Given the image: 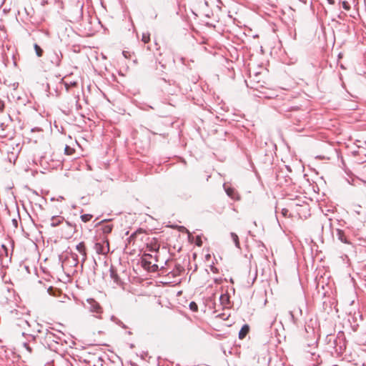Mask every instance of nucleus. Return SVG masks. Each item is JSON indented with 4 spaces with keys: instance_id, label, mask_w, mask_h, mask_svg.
Listing matches in <instances>:
<instances>
[{
    "instance_id": "nucleus-1",
    "label": "nucleus",
    "mask_w": 366,
    "mask_h": 366,
    "mask_svg": "<svg viewBox=\"0 0 366 366\" xmlns=\"http://www.w3.org/2000/svg\"><path fill=\"white\" fill-rule=\"evenodd\" d=\"M153 258V256L150 254H144L141 259V265L145 269L149 272H154L158 270V265L156 263H152L151 259Z\"/></svg>"
},
{
    "instance_id": "nucleus-2",
    "label": "nucleus",
    "mask_w": 366,
    "mask_h": 366,
    "mask_svg": "<svg viewBox=\"0 0 366 366\" xmlns=\"http://www.w3.org/2000/svg\"><path fill=\"white\" fill-rule=\"evenodd\" d=\"M62 57L63 55L59 49H53L47 54L48 60L54 66H60Z\"/></svg>"
},
{
    "instance_id": "nucleus-3",
    "label": "nucleus",
    "mask_w": 366,
    "mask_h": 366,
    "mask_svg": "<svg viewBox=\"0 0 366 366\" xmlns=\"http://www.w3.org/2000/svg\"><path fill=\"white\" fill-rule=\"evenodd\" d=\"M87 308L88 310L93 313L96 314V317L97 315H99L102 312V309L100 305L95 301L94 299H88L87 300Z\"/></svg>"
},
{
    "instance_id": "nucleus-4",
    "label": "nucleus",
    "mask_w": 366,
    "mask_h": 366,
    "mask_svg": "<svg viewBox=\"0 0 366 366\" xmlns=\"http://www.w3.org/2000/svg\"><path fill=\"white\" fill-rule=\"evenodd\" d=\"M224 189L226 192V194L233 200L239 201L240 200V195L238 194V192L235 190V189L227 186V184L224 183L223 184Z\"/></svg>"
},
{
    "instance_id": "nucleus-5",
    "label": "nucleus",
    "mask_w": 366,
    "mask_h": 366,
    "mask_svg": "<svg viewBox=\"0 0 366 366\" xmlns=\"http://www.w3.org/2000/svg\"><path fill=\"white\" fill-rule=\"evenodd\" d=\"M11 258V257L9 256L8 248L4 244H2L0 248V260L1 264H4L5 263L10 262Z\"/></svg>"
},
{
    "instance_id": "nucleus-6",
    "label": "nucleus",
    "mask_w": 366,
    "mask_h": 366,
    "mask_svg": "<svg viewBox=\"0 0 366 366\" xmlns=\"http://www.w3.org/2000/svg\"><path fill=\"white\" fill-rule=\"evenodd\" d=\"M109 272H110V277L114 280V282L117 285H121L122 284L121 279L119 277V275L117 272V269L114 268V266H111V267L109 269Z\"/></svg>"
},
{
    "instance_id": "nucleus-7",
    "label": "nucleus",
    "mask_w": 366,
    "mask_h": 366,
    "mask_svg": "<svg viewBox=\"0 0 366 366\" xmlns=\"http://www.w3.org/2000/svg\"><path fill=\"white\" fill-rule=\"evenodd\" d=\"M322 363V359L320 355L317 354L315 351L311 352V366H318Z\"/></svg>"
},
{
    "instance_id": "nucleus-8",
    "label": "nucleus",
    "mask_w": 366,
    "mask_h": 366,
    "mask_svg": "<svg viewBox=\"0 0 366 366\" xmlns=\"http://www.w3.org/2000/svg\"><path fill=\"white\" fill-rule=\"evenodd\" d=\"M82 8H83V5H81L79 6V4H77L74 9L76 11V14H74L71 17L73 19V21H79L82 18V16H83V14H82Z\"/></svg>"
},
{
    "instance_id": "nucleus-9",
    "label": "nucleus",
    "mask_w": 366,
    "mask_h": 366,
    "mask_svg": "<svg viewBox=\"0 0 366 366\" xmlns=\"http://www.w3.org/2000/svg\"><path fill=\"white\" fill-rule=\"evenodd\" d=\"M76 249L82 255V259H81L82 263L84 262L86 259V247H85L84 242H79L76 245Z\"/></svg>"
},
{
    "instance_id": "nucleus-10",
    "label": "nucleus",
    "mask_w": 366,
    "mask_h": 366,
    "mask_svg": "<svg viewBox=\"0 0 366 366\" xmlns=\"http://www.w3.org/2000/svg\"><path fill=\"white\" fill-rule=\"evenodd\" d=\"M64 217L61 216H53L50 219V225L52 227L59 226L63 221Z\"/></svg>"
},
{
    "instance_id": "nucleus-11",
    "label": "nucleus",
    "mask_w": 366,
    "mask_h": 366,
    "mask_svg": "<svg viewBox=\"0 0 366 366\" xmlns=\"http://www.w3.org/2000/svg\"><path fill=\"white\" fill-rule=\"evenodd\" d=\"M45 338L48 341H53L56 343H58V340H60L59 337H57L52 332L49 331L48 329H46Z\"/></svg>"
},
{
    "instance_id": "nucleus-12",
    "label": "nucleus",
    "mask_w": 366,
    "mask_h": 366,
    "mask_svg": "<svg viewBox=\"0 0 366 366\" xmlns=\"http://www.w3.org/2000/svg\"><path fill=\"white\" fill-rule=\"evenodd\" d=\"M249 331V327L248 325H244L239 332V338L240 340L244 339Z\"/></svg>"
},
{
    "instance_id": "nucleus-13",
    "label": "nucleus",
    "mask_w": 366,
    "mask_h": 366,
    "mask_svg": "<svg viewBox=\"0 0 366 366\" xmlns=\"http://www.w3.org/2000/svg\"><path fill=\"white\" fill-rule=\"evenodd\" d=\"M219 300L223 306H227L229 304V296L228 294H223L220 295Z\"/></svg>"
},
{
    "instance_id": "nucleus-14",
    "label": "nucleus",
    "mask_w": 366,
    "mask_h": 366,
    "mask_svg": "<svg viewBox=\"0 0 366 366\" xmlns=\"http://www.w3.org/2000/svg\"><path fill=\"white\" fill-rule=\"evenodd\" d=\"M113 229V225L111 224H105L102 227V230L104 234H107L112 232Z\"/></svg>"
},
{
    "instance_id": "nucleus-15",
    "label": "nucleus",
    "mask_w": 366,
    "mask_h": 366,
    "mask_svg": "<svg viewBox=\"0 0 366 366\" xmlns=\"http://www.w3.org/2000/svg\"><path fill=\"white\" fill-rule=\"evenodd\" d=\"M230 236H231V238H232V241L234 242L236 247L239 249L240 244H239V237H238L237 234L234 232H231Z\"/></svg>"
},
{
    "instance_id": "nucleus-16",
    "label": "nucleus",
    "mask_w": 366,
    "mask_h": 366,
    "mask_svg": "<svg viewBox=\"0 0 366 366\" xmlns=\"http://www.w3.org/2000/svg\"><path fill=\"white\" fill-rule=\"evenodd\" d=\"M34 48L35 50L36 55L38 57H41L43 56L44 51L37 44H34Z\"/></svg>"
},
{
    "instance_id": "nucleus-17",
    "label": "nucleus",
    "mask_w": 366,
    "mask_h": 366,
    "mask_svg": "<svg viewBox=\"0 0 366 366\" xmlns=\"http://www.w3.org/2000/svg\"><path fill=\"white\" fill-rule=\"evenodd\" d=\"M111 320L114 322H115L117 325L121 326L122 327H123V328H126L127 327V326L120 320H119L117 317H116L114 316H112Z\"/></svg>"
},
{
    "instance_id": "nucleus-18",
    "label": "nucleus",
    "mask_w": 366,
    "mask_h": 366,
    "mask_svg": "<svg viewBox=\"0 0 366 366\" xmlns=\"http://www.w3.org/2000/svg\"><path fill=\"white\" fill-rule=\"evenodd\" d=\"M142 233V229H139L137 230L136 232H133L129 237V242H131L132 241H134L137 234Z\"/></svg>"
},
{
    "instance_id": "nucleus-19",
    "label": "nucleus",
    "mask_w": 366,
    "mask_h": 366,
    "mask_svg": "<svg viewBox=\"0 0 366 366\" xmlns=\"http://www.w3.org/2000/svg\"><path fill=\"white\" fill-rule=\"evenodd\" d=\"M92 215L89 214H82L81 216V219L84 222H87L90 221L92 219Z\"/></svg>"
},
{
    "instance_id": "nucleus-20",
    "label": "nucleus",
    "mask_w": 366,
    "mask_h": 366,
    "mask_svg": "<svg viewBox=\"0 0 366 366\" xmlns=\"http://www.w3.org/2000/svg\"><path fill=\"white\" fill-rule=\"evenodd\" d=\"M94 248L98 254L104 253L103 246L100 243H96Z\"/></svg>"
},
{
    "instance_id": "nucleus-21",
    "label": "nucleus",
    "mask_w": 366,
    "mask_h": 366,
    "mask_svg": "<svg viewBox=\"0 0 366 366\" xmlns=\"http://www.w3.org/2000/svg\"><path fill=\"white\" fill-rule=\"evenodd\" d=\"M150 40V35L149 33H144L142 34V41L144 42V43H148Z\"/></svg>"
},
{
    "instance_id": "nucleus-22",
    "label": "nucleus",
    "mask_w": 366,
    "mask_h": 366,
    "mask_svg": "<svg viewBox=\"0 0 366 366\" xmlns=\"http://www.w3.org/2000/svg\"><path fill=\"white\" fill-rule=\"evenodd\" d=\"M189 309L193 312H197L198 310V306H197V303L194 302H191L189 303Z\"/></svg>"
},
{
    "instance_id": "nucleus-23",
    "label": "nucleus",
    "mask_w": 366,
    "mask_h": 366,
    "mask_svg": "<svg viewBox=\"0 0 366 366\" xmlns=\"http://www.w3.org/2000/svg\"><path fill=\"white\" fill-rule=\"evenodd\" d=\"M74 151V149L66 145L65 149H64L65 154H66L67 155H70L73 153Z\"/></svg>"
},
{
    "instance_id": "nucleus-24",
    "label": "nucleus",
    "mask_w": 366,
    "mask_h": 366,
    "mask_svg": "<svg viewBox=\"0 0 366 366\" xmlns=\"http://www.w3.org/2000/svg\"><path fill=\"white\" fill-rule=\"evenodd\" d=\"M342 8L346 10V11H349L350 9V6L349 4V3L346 1H343L342 2Z\"/></svg>"
},
{
    "instance_id": "nucleus-25",
    "label": "nucleus",
    "mask_w": 366,
    "mask_h": 366,
    "mask_svg": "<svg viewBox=\"0 0 366 366\" xmlns=\"http://www.w3.org/2000/svg\"><path fill=\"white\" fill-rule=\"evenodd\" d=\"M8 159L10 162H14L16 159V156L14 153H11V157H9Z\"/></svg>"
},
{
    "instance_id": "nucleus-26",
    "label": "nucleus",
    "mask_w": 366,
    "mask_h": 366,
    "mask_svg": "<svg viewBox=\"0 0 366 366\" xmlns=\"http://www.w3.org/2000/svg\"><path fill=\"white\" fill-rule=\"evenodd\" d=\"M24 347L26 349V350L29 352H31L32 350L31 348L30 347L29 345L26 342H24L23 344Z\"/></svg>"
},
{
    "instance_id": "nucleus-27",
    "label": "nucleus",
    "mask_w": 366,
    "mask_h": 366,
    "mask_svg": "<svg viewBox=\"0 0 366 366\" xmlns=\"http://www.w3.org/2000/svg\"><path fill=\"white\" fill-rule=\"evenodd\" d=\"M4 107H5L4 102V101H2L0 99V112H3V110L4 109Z\"/></svg>"
},
{
    "instance_id": "nucleus-28",
    "label": "nucleus",
    "mask_w": 366,
    "mask_h": 366,
    "mask_svg": "<svg viewBox=\"0 0 366 366\" xmlns=\"http://www.w3.org/2000/svg\"><path fill=\"white\" fill-rule=\"evenodd\" d=\"M56 290V289H54V287H50L49 289H48V292L49 295H54V292Z\"/></svg>"
},
{
    "instance_id": "nucleus-29",
    "label": "nucleus",
    "mask_w": 366,
    "mask_h": 366,
    "mask_svg": "<svg viewBox=\"0 0 366 366\" xmlns=\"http://www.w3.org/2000/svg\"><path fill=\"white\" fill-rule=\"evenodd\" d=\"M11 86L12 87L13 90L16 91V89L18 88L19 86V83L17 82H14L13 84H11Z\"/></svg>"
},
{
    "instance_id": "nucleus-30",
    "label": "nucleus",
    "mask_w": 366,
    "mask_h": 366,
    "mask_svg": "<svg viewBox=\"0 0 366 366\" xmlns=\"http://www.w3.org/2000/svg\"><path fill=\"white\" fill-rule=\"evenodd\" d=\"M288 213V210L287 209H282V214L283 216L286 217Z\"/></svg>"
},
{
    "instance_id": "nucleus-31",
    "label": "nucleus",
    "mask_w": 366,
    "mask_h": 366,
    "mask_svg": "<svg viewBox=\"0 0 366 366\" xmlns=\"http://www.w3.org/2000/svg\"><path fill=\"white\" fill-rule=\"evenodd\" d=\"M12 223L15 227H17L18 226V221L16 219H12Z\"/></svg>"
},
{
    "instance_id": "nucleus-32",
    "label": "nucleus",
    "mask_w": 366,
    "mask_h": 366,
    "mask_svg": "<svg viewBox=\"0 0 366 366\" xmlns=\"http://www.w3.org/2000/svg\"><path fill=\"white\" fill-rule=\"evenodd\" d=\"M157 17V14L155 11H154L153 14L151 15V18L155 19Z\"/></svg>"
},
{
    "instance_id": "nucleus-33",
    "label": "nucleus",
    "mask_w": 366,
    "mask_h": 366,
    "mask_svg": "<svg viewBox=\"0 0 366 366\" xmlns=\"http://www.w3.org/2000/svg\"><path fill=\"white\" fill-rule=\"evenodd\" d=\"M327 2L330 4H332L333 5L335 4V1L334 0H327Z\"/></svg>"
},
{
    "instance_id": "nucleus-34",
    "label": "nucleus",
    "mask_w": 366,
    "mask_h": 366,
    "mask_svg": "<svg viewBox=\"0 0 366 366\" xmlns=\"http://www.w3.org/2000/svg\"><path fill=\"white\" fill-rule=\"evenodd\" d=\"M66 224L69 226V227H72V224L71 223H69V222H66Z\"/></svg>"
},
{
    "instance_id": "nucleus-35",
    "label": "nucleus",
    "mask_w": 366,
    "mask_h": 366,
    "mask_svg": "<svg viewBox=\"0 0 366 366\" xmlns=\"http://www.w3.org/2000/svg\"><path fill=\"white\" fill-rule=\"evenodd\" d=\"M290 314L291 317L293 318L294 316H293L292 312H290Z\"/></svg>"
},
{
    "instance_id": "nucleus-36",
    "label": "nucleus",
    "mask_w": 366,
    "mask_h": 366,
    "mask_svg": "<svg viewBox=\"0 0 366 366\" xmlns=\"http://www.w3.org/2000/svg\"><path fill=\"white\" fill-rule=\"evenodd\" d=\"M64 199V197H61V196H60V197H59L58 200H59V199Z\"/></svg>"
},
{
    "instance_id": "nucleus-37",
    "label": "nucleus",
    "mask_w": 366,
    "mask_h": 366,
    "mask_svg": "<svg viewBox=\"0 0 366 366\" xmlns=\"http://www.w3.org/2000/svg\"><path fill=\"white\" fill-rule=\"evenodd\" d=\"M340 239H341V242H345L343 239H344V237H340Z\"/></svg>"
},
{
    "instance_id": "nucleus-38",
    "label": "nucleus",
    "mask_w": 366,
    "mask_h": 366,
    "mask_svg": "<svg viewBox=\"0 0 366 366\" xmlns=\"http://www.w3.org/2000/svg\"><path fill=\"white\" fill-rule=\"evenodd\" d=\"M340 239H341V242H345L343 239H344V237H340Z\"/></svg>"
},
{
    "instance_id": "nucleus-39",
    "label": "nucleus",
    "mask_w": 366,
    "mask_h": 366,
    "mask_svg": "<svg viewBox=\"0 0 366 366\" xmlns=\"http://www.w3.org/2000/svg\"><path fill=\"white\" fill-rule=\"evenodd\" d=\"M74 259H75L76 261H77V255H76V254L75 255V258H74Z\"/></svg>"
},
{
    "instance_id": "nucleus-40",
    "label": "nucleus",
    "mask_w": 366,
    "mask_h": 366,
    "mask_svg": "<svg viewBox=\"0 0 366 366\" xmlns=\"http://www.w3.org/2000/svg\"><path fill=\"white\" fill-rule=\"evenodd\" d=\"M24 323H25V324L28 325V322H27L26 320H24Z\"/></svg>"
},
{
    "instance_id": "nucleus-41",
    "label": "nucleus",
    "mask_w": 366,
    "mask_h": 366,
    "mask_svg": "<svg viewBox=\"0 0 366 366\" xmlns=\"http://www.w3.org/2000/svg\"><path fill=\"white\" fill-rule=\"evenodd\" d=\"M154 259H155V262H157V257H156V256L154 257Z\"/></svg>"
},
{
    "instance_id": "nucleus-42",
    "label": "nucleus",
    "mask_w": 366,
    "mask_h": 366,
    "mask_svg": "<svg viewBox=\"0 0 366 366\" xmlns=\"http://www.w3.org/2000/svg\"><path fill=\"white\" fill-rule=\"evenodd\" d=\"M20 99V97H17V100H19Z\"/></svg>"
},
{
    "instance_id": "nucleus-43",
    "label": "nucleus",
    "mask_w": 366,
    "mask_h": 366,
    "mask_svg": "<svg viewBox=\"0 0 366 366\" xmlns=\"http://www.w3.org/2000/svg\"><path fill=\"white\" fill-rule=\"evenodd\" d=\"M332 366H337V365H333Z\"/></svg>"
},
{
    "instance_id": "nucleus-44",
    "label": "nucleus",
    "mask_w": 366,
    "mask_h": 366,
    "mask_svg": "<svg viewBox=\"0 0 366 366\" xmlns=\"http://www.w3.org/2000/svg\"><path fill=\"white\" fill-rule=\"evenodd\" d=\"M365 144L366 145V141L365 142Z\"/></svg>"
}]
</instances>
